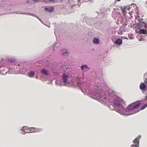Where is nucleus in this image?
I'll return each mask as SVG.
<instances>
[{"label":"nucleus","mask_w":147,"mask_h":147,"mask_svg":"<svg viewBox=\"0 0 147 147\" xmlns=\"http://www.w3.org/2000/svg\"><path fill=\"white\" fill-rule=\"evenodd\" d=\"M122 102L120 100L116 99L114 100L113 105L110 106L114 107L115 111L121 114H125V112H128L138 108L141 105V103L139 102H137L133 103L129 105L127 108L124 109L122 105Z\"/></svg>","instance_id":"1"},{"label":"nucleus","mask_w":147,"mask_h":147,"mask_svg":"<svg viewBox=\"0 0 147 147\" xmlns=\"http://www.w3.org/2000/svg\"><path fill=\"white\" fill-rule=\"evenodd\" d=\"M63 82L66 85L70 84V82L67 81L68 77V75L67 74H64L62 76Z\"/></svg>","instance_id":"2"},{"label":"nucleus","mask_w":147,"mask_h":147,"mask_svg":"<svg viewBox=\"0 0 147 147\" xmlns=\"http://www.w3.org/2000/svg\"><path fill=\"white\" fill-rule=\"evenodd\" d=\"M29 128L30 129V132H26L27 133L36 132H37L38 131V129H37L35 128L34 127H30Z\"/></svg>","instance_id":"3"},{"label":"nucleus","mask_w":147,"mask_h":147,"mask_svg":"<svg viewBox=\"0 0 147 147\" xmlns=\"http://www.w3.org/2000/svg\"><path fill=\"white\" fill-rule=\"evenodd\" d=\"M115 43L116 45H120L122 43V40L121 39H118L115 41Z\"/></svg>","instance_id":"4"},{"label":"nucleus","mask_w":147,"mask_h":147,"mask_svg":"<svg viewBox=\"0 0 147 147\" xmlns=\"http://www.w3.org/2000/svg\"><path fill=\"white\" fill-rule=\"evenodd\" d=\"M139 33L141 34H146V30L143 29H141L139 31Z\"/></svg>","instance_id":"5"},{"label":"nucleus","mask_w":147,"mask_h":147,"mask_svg":"<svg viewBox=\"0 0 147 147\" xmlns=\"http://www.w3.org/2000/svg\"><path fill=\"white\" fill-rule=\"evenodd\" d=\"M42 74H45L47 75H49V72L48 70L45 69H42Z\"/></svg>","instance_id":"6"},{"label":"nucleus","mask_w":147,"mask_h":147,"mask_svg":"<svg viewBox=\"0 0 147 147\" xmlns=\"http://www.w3.org/2000/svg\"><path fill=\"white\" fill-rule=\"evenodd\" d=\"M93 42L94 44H98L99 43L100 41L99 39L98 38L95 37L93 39Z\"/></svg>","instance_id":"7"},{"label":"nucleus","mask_w":147,"mask_h":147,"mask_svg":"<svg viewBox=\"0 0 147 147\" xmlns=\"http://www.w3.org/2000/svg\"><path fill=\"white\" fill-rule=\"evenodd\" d=\"M99 98L102 101H104L105 100H107V98L105 97L102 96V95H100L99 96H98Z\"/></svg>","instance_id":"8"},{"label":"nucleus","mask_w":147,"mask_h":147,"mask_svg":"<svg viewBox=\"0 0 147 147\" xmlns=\"http://www.w3.org/2000/svg\"><path fill=\"white\" fill-rule=\"evenodd\" d=\"M139 139H140L139 138H138L135 139L134 141V142L136 144L135 145H138V147L139 146V141H138V140H139Z\"/></svg>","instance_id":"9"},{"label":"nucleus","mask_w":147,"mask_h":147,"mask_svg":"<svg viewBox=\"0 0 147 147\" xmlns=\"http://www.w3.org/2000/svg\"><path fill=\"white\" fill-rule=\"evenodd\" d=\"M140 88L141 90H144L146 88V86L144 84H142L140 85Z\"/></svg>","instance_id":"10"},{"label":"nucleus","mask_w":147,"mask_h":147,"mask_svg":"<svg viewBox=\"0 0 147 147\" xmlns=\"http://www.w3.org/2000/svg\"><path fill=\"white\" fill-rule=\"evenodd\" d=\"M34 72L33 71H31L29 73L28 76L30 77H32L34 76Z\"/></svg>","instance_id":"11"},{"label":"nucleus","mask_w":147,"mask_h":147,"mask_svg":"<svg viewBox=\"0 0 147 147\" xmlns=\"http://www.w3.org/2000/svg\"><path fill=\"white\" fill-rule=\"evenodd\" d=\"M87 69L88 68V66L86 65H82L81 67V68L82 70H83L84 69V68Z\"/></svg>","instance_id":"12"},{"label":"nucleus","mask_w":147,"mask_h":147,"mask_svg":"<svg viewBox=\"0 0 147 147\" xmlns=\"http://www.w3.org/2000/svg\"><path fill=\"white\" fill-rule=\"evenodd\" d=\"M62 55L63 56H67L68 55V53H67V52L66 51L63 52V53H62Z\"/></svg>","instance_id":"13"},{"label":"nucleus","mask_w":147,"mask_h":147,"mask_svg":"<svg viewBox=\"0 0 147 147\" xmlns=\"http://www.w3.org/2000/svg\"><path fill=\"white\" fill-rule=\"evenodd\" d=\"M121 9L122 10V11L123 13L125 11V7H121Z\"/></svg>","instance_id":"14"},{"label":"nucleus","mask_w":147,"mask_h":147,"mask_svg":"<svg viewBox=\"0 0 147 147\" xmlns=\"http://www.w3.org/2000/svg\"><path fill=\"white\" fill-rule=\"evenodd\" d=\"M23 130L28 129V127L26 126L23 127L22 128Z\"/></svg>","instance_id":"15"},{"label":"nucleus","mask_w":147,"mask_h":147,"mask_svg":"<svg viewBox=\"0 0 147 147\" xmlns=\"http://www.w3.org/2000/svg\"><path fill=\"white\" fill-rule=\"evenodd\" d=\"M131 147H138V145H132L131 146Z\"/></svg>","instance_id":"16"},{"label":"nucleus","mask_w":147,"mask_h":147,"mask_svg":"<svg viewBox=\"0 0 147 147\" xmlns=\"http://www.w3.org/2000/svg\"><path fill=\"white\" fill-rule=\"evenodd\" d=\"M55 1V0H51V2H54Z\"/></svg>","instance_id":"17"},{"label":"nucleus","mask_w":147,"mask_h":147,"mask_svg":"<svg viewBox=\"0 0 147 147\" xmlns=\"http://www.w3.org/2000/svg\"><path fill=\"white\" fill-rule=\"evenodd\" d=\"M51 9L52 10V11H53L54 10V8L53 7H52L51 8Z\"/></svg>","instance_id":"18"},{"label":"nucleus","mask_w":147,"mask_h":147,"mask_svg":"<svg viewBox=\"0 0 147 147\" xmlns=\"http://www.w3.org/2000/svg\"><path fill=\"white\" fill-rule=\"evenodd\" d=\"M26 133V132L25 131H23V133H22V134H23L24 135V134H25Z\"/></svg>","instance_id":"19"},{"label":"nucleus","mask_w":147,"mask_h":147,"mask_svg":"<svg viewBox=\"0 0 147 147\" xmlns=\"http://www.w3.org/2000/svg\"><path fill=\"white\" fill-rule=\"evenodd\" d=\"M112 92H115V91H112Z\"/></svg>","instance_id":"20"},{"label":"nucleus","mask_w":147,"mask_h":147,"mask_svg":"<svg viewBox=\"0 0 147 147\" xmlns=\"http://www.w3.org/2000/svg\"><path fill=\"white\" fill-rule=\"evenodd\" d=\"M117 1H120L121 0H117Z\"/></svg>","instance_id":"21"},{"label":"nucleus","mask_w":147,"mask_h":147,"mask_svg":"<svg viewBox=\"0 0 147 147\" xmlns=\"http://www.w3.org/2000/svg\"><path fill=\"white\" fill-rule=\"evenodd\" d=\"M53 50L54 51H55V49H53Z\"/></svg>","instance_id":"22"},{"label":"nucleus","mask_w":147,"mask_h":147,"mask_svg":"<svg viewBox=\"0 0 147 147\" xmlns=\"http://www.w3.org/2000/svg\"><path fill=\"white\" fill-rule=\"evenodd\" d=\"M63 68H64V67H63Z\"/></svg>","instance_id":"23"}]
</instances>
